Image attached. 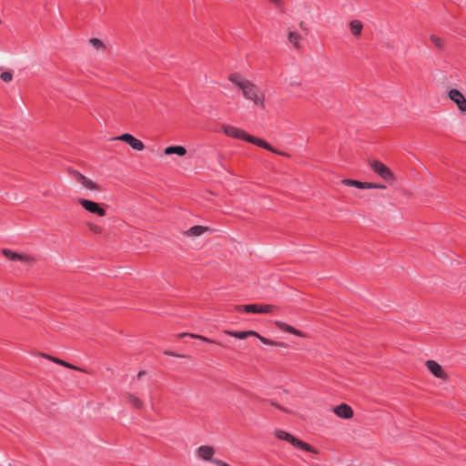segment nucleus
Listing matches in <instances>:
<instances>
[{
    "label": "nucleus",
    "instance_id": "obj_1",
    "mask_svg": "<svg viewBox=\"0 0 466 466\" xmlns=\"http://www.w3.org/2000/svg\"><path fill=\"white\" fill-rule=\"evenodd\" d=\"M228 80L241 91L246 100L252 102L254 106L265 108L266 96L258 86L238 73L230 74Z\"/></svg>",
    "mask_w": 466,
    "mask_h": 466
},
{
    "label": "nucleus",
    "instance_id": "obj_2",
    "mask_svg": "<svg viewBox=\"0 0 466 466\" xmlns=\"http://www.w3.org/2000/svg\"><path fill=\"white\" fill-rule=\"evenodd\" d=\"M221 128H222V131L224 132V134L230 137L238 138V139L248 141L249 143L257 145L258 147H263L268 151H271L273 153H276V154H279L281 156H285V157L289 156L288 153L281 152V151L275 149L265 140L248 134L243 129H240V128H238L236 127L229 126V125H223L221 127Z\"/></svg>",
    "mask_w": 466,
    "mask_h": 466
},
{
    "label": "nucleus",
    "instance_id": "obj_3",
    "mask_svg": "<svg viewBox=\"0 0 466 466\" xmlns=\"http://www.w3.org/2000/svg\"><path fill=\"white\" fill-rule=\"evenodd\" d=\"M274 435L279 440L286 441L296 448L301 449L308 452H312V453H316V454L318 453V451L315 448H313L309 444L297 439L296 437H294L293 435H291L290 433H289L283 430H276L274 431Z\"/></svg>",
    "mask_w": 466,
    "mask_h": 466
},
{
    "label": "nucleus",
    "instance_id": "obj_4",
    "mask_svg": "<svg viewBox=\"0 0 466 466\" xmlns=\"http://www.w3.org/2000/svg\"><path fill=\"white\" fill-rule=\"evenodd\" d=\"M368 164L370 167V168L375 173H377L383 180L387 182H392L395 180V177L391 170L382 162L377 159H369Z\"/></svg>",
    "mask_w": 466,
    "mask_h": 466
},
{
    "label": "nucleus",
    "instance_id": "obj_5",
    "mask_svg": "<svg viewBox=\"0 0 466 466\" xmlns=\"http://www.w3.org/2000/svg\"><path fill=\"white\" fill-rule=\"evenodd\" d=\"M238 311H245L248 313H261V314H269L274 313L278 310V307L272 304H248V305H239L236 307Z\"/></svg>",
    "mask_w": 466,
    "mask_h": 466
},
{
    "label": "nucleus",
    "instance_id": "obj_6",
    "mask_svg": "<svg viewBox=\"0 0 466 466\" xmlns=\"http://www.w3.org/2000/svg\"><path fill=\"white\" fill-rule=\"evenodd\" d=\"M78 203L89 213L98 217L106 216V210L99 203L86 198H79Z\"/></svg>",
    "mask_w": 466,
    "mask_h": 466
},
{
    "label": "nucleus",
    "instance_id": "obj_7",
    "mask_svg": "<svg viewBox=\"0 0 466 466\" xmlns=\"http://www.w3.org/2000/svg\"><path fill=\"white\" fill-rule=\"evenodd\" d=\"M2 253L7 259L12 261H21L25 264H33L35 261V259L30 255L16 253L7 248H4Z\"/></svg>",
    "mask_w": 466,
    "mask_h": 466
},
{
    "label": "nucleus",
    "instance_id": "obj_8",
    "mask_svg": "<svg viewBox=\"0 0 466 466\" xmlns=\"http://www.w3.org/2000/svg\"><path fill=\"white\" fill-rule=\"evenodd\" d=\"M448 97L457 106L458 109L466 112V97L458 89L452 88L448 91Z\"/></svg>",
    "mask_w": 466,
    "mask_h": 466
},
{
    "label": "nucleus",
    "instance_id": "obj_9",
    "mask_svg": "<svg viewBox=\"0 0 466 466\" xmlns=\"http://www.w3.org/2000/svg\"><path fill=\"white\" fill-rule=\"evenodd\" d=\"M111 140H119L128 144L134 150L142 151L145 148L144 143L133 137L131 134H123L118 137H112Z\"/></svg>",
    "mask_w": 466,
    "mask_h": 466
},
{
    "label": "nucleus",
    "instance_id": "obj_10",
    "mask_svg": "<svg viewBox=\"0 0 466 466\" xmlns=\"http://www.w3.org/2000/svg\"><path fill=\"white\" fill-rule=\"evenodd\" d=\"M427 369L431 372L433 376H435L438 379L447 380H448V374L443 370V368L435 360H427L425 363Z\"/></svg>",
    "mask_w": 466,
    "mask_h": 466
},
{
    "label": "nucleus",
    "instance_id": "obj_11",
    "mask_svg": "<svg viewBox=\"0 0 466 466\" xmlns=\"http://www.w3.org/2000/svg\"><path fill=\"white\" fill-rule=\"evenodd\" d=\"M342 184L348 187H356L358 188H380V189H385L386 186L381 184H376V183H370V182H361L358 180L353 179H343Z\"/></svg>",
    "mask_w": 466,
    "mask_h": 466
},
{
    "label": "nucleus",
    "instance_id": "obj_12",
    "mask_svg": "<svg viewBox=\"0 0 466 466\" xmlns=\"http://www.w3.org/2000/svg\"><path fill=\"white\" fill-rule=\"evenodd\" d=\"M333 412L341 419L349 420L354 415L353 410L348 404L342 403L333 408Z\"/></svg>",
    "mask_w": 466,
    "mask_h": 466
},
{
    "label": "nucleus",
    "instance_id": "obj_13",
    "mask_svg": "<svg viewBox=\"0 0 466 466\" xmlns=\"http://www.w3.org/2000/svg\"><path fill=\"white\" fill-rule=\"evenodd\" d=\"M197 455L204 461H210L213 462V455L215 453V450L211 446L202 445L199 446L196 451Z\"/></svg>",
    "mask_w": 466,
    "mask_h": 466
},
{
    "label": "nucleus",
    "instance_id": "obj_14",
    "mask_svg": "<svg viewBox=\"0 0 466 466\" xmlns=\"http://www.w3.org/2000/svg\"><path fill=\"white\" fill-rule=\"evenodd\" d=\"M212 232V229L205 226H193L184 232L186 237H200L206 233Z\"/></svg>",
    "mask_w": 466,
    "mask_h": 466
},
{
    "label": "nucleus",
    "instance_id": "obj_15",
    "mask_svg": "<svg viewBox=\"0 0 466 466\" xmlns=\"http://www.w3.org/2000/svg\"><path fill=\"white\" fill-rule=\"evenodd\" d=\"M275 325L281 330L283 331H286V332H289V333H291V334H294V335H297V336H299V337H304V334L299 331V329L293 328L292 326L285 323V322H282V321H279V320H276L275 321Z\"/></svg>",
    "mask_w": 466,
    "mask_h": 466
},
{
    "label": "nucleus",
    "instance_id": "obj_16",
    "mask_svg": "<svg viewBox=\"0 0 466 466\" xmlns=\"http://www.w3.org/2000/svg\"><path fill=\"white\" fill-rule=\"evenodd\" d=\"M164 153L166 155L176 154L179 157H183L187 154V149L182 146H171L165 148Z\"/></svg>",
    "mask_w": 466,
    "mask_h": 466
},
{
    "label": "nucleus",
    "instance_id": "obj_17",
    "mask_svg": "<svg viewBox=\"0 0 466 466\" xmlns=\"http://www.w3.org/2000/svg\"><path fill=\"white\" fill-rule=\"evenodd\" d=\"M350 33L355 36H360L363 24L360 20H352L349 24Z\"/></svg>",
    "mask_w": 466,
    "mask_h": 466
},
{
    "label": "nucleus",
    "instance_id": "obj_18",
    "mask_svg": "<svg viewBox=\"0 0 466 466\" xmlns=\"http://www.w3.org/2000/svg\"><path fill=\"white\" fill-rule=\"evenodd\" d=\"M249 336L258 338L262 343H264L266 345H271V346H281L282 345L280 343H278L276 341H273L267 338H264V337L260 336L258 332L253 331V330L247 331V337H249Z\"/></svg>",
    "mask_w": 466,
    "mask_h": 466
},
{
    "label": "nucleus",
    "instance_id": "obj_19",
    "mask_svg": "<svg viewBox=\"0 0 466 466\" xmlns=\"http://www.w3.org/2000/svg\"><path fill=\"white\" fill-rule=\"evenodd\" d=\"M301 35L299 33L290 31L288 34L289 42L297 49L300 48Z\"/></svg>",
    "mask_w": 466,
    "mask_h": 466
},
{
    "label": "nucleus",
    "instance_id": "obj_20",
    "mask_svg": "<svg viewBox=\"0 0 466 466\" xmlns=\"http://www.w3.org/2000/svg\"><path fill=\"white\" fill-rule=\"evenodd\" d=\"M127 400L136 409H143L145 407L144 402L134 394H127Z\"/></svg>",
    "mask_w": 466,
    "mask_h": 466
},
{
    "label": "nucleus",
    "instance_id": "obj_21",
    "mask_svg": "<svg viewBox=\"0 0 466 466\" xmlns=\"http://www.w3.org/2000/svg\"><path fill=\"white\" fill-rule=\"evenodd\" d=\"M430 41L439 49H442L444 46V40L436 35H431Z\"/></svg>",
    "mask_w": 466,
    "mask_h": 466
},
{
    "label": "nucleus",
    "instance_id": "obj_22",
    "mask_svg": "<svg viewBox=\"0 0 466 466\" xmlns=\"http://www.w3.org/2000/svg\"><path fill=\"white\" fill-rule=\"evenodd\" d=\"M225 333L229 335V336H231V337L239 339H245L248 338L247 337V331H229V330H226Z\"/></svg>",
    "mask_w": 466,
    "mask_h": 466
},
{
    "label": "nucleus",
    "instance_id": "obj_23",
    "mask_svg": "<svg viewBox=\"0 0 466 466\" xmlns=\"http://www.w3.org/2000/svg\"><path fill=\"white\" fill-rule=\"evenodd\" d=\"M185 336H189L191 338L198 339L200 340L206 341V342H211V340L204 336L192 334V333H180L177 335L178 338H183Z\"/></svg>",
    "mask_w": 466,
    "mask_h": 466
},
{
    "label": "nucleus",
    "instance_id": "obj_24",
    "mask_svg": "<svg viewBox=\"0 0 466 466\" xmlns=\"http://www.w3.org/2000/svg\"><path fill=\"white\" fill-rule=\"evenodd\" d=\"M90 45L95 47L96 49H105V45L103 42L98 38H91L89 40Z\"/></svg>",
    "mask_w": 466,
    "mask_h": 466
},
{
    "label": "nucleus",
    "instance_id": "obj_25",
    "mask_svg": "<svg viewBox=\"0 0 466 466\" xmlns=\"http://www.w3.org/2000/svg\"><path fill=\"white\" fill-rule=\"evenodd\" d=\"M57 364L66 367L68 369H72V370H79V371H85L82 368L74 366V365H72L68 362H66L65 360H60V359L58 360Z\"/></svg>",
    "mask_w": 466,
    "mask_h": 466
},
{
    "label": "nucleus",
    "instance_id": "obj_26",
    "mask_svg": "<svg viewBox=\"0 0 466 466\" xmlns=\"http://www.w3.org/2000/svg\"><path fill=\"white\" fill-rule=\"evenodd\" d=\"M85 188H86L88 190H95V191H100V189H101L100 187L96 183L92 181L91 179L87 182Z\"/></svg>",
    "mask_w": 466,
    "mask_h": 466
},
{
    "label": "nucleus",
    "instance_id": "obj_27",
    "mask_svg": "<svg viewBox=\"0 0 466 466\" xmlns=\"http://www.w3.org/2000/svg\"><path fill=\"white\" fill-rule=\"evenodd\" d=\"M1 79L5 82V83H8V82H11L12 79H13V75L11 72H3L0 76Z\"/></svg>",
    "mask_w": 466,
    "mask_h": 466
},
{
    "label": "nucleus",
    "instance_id": "obj_28",
    "mask_svg": "<svg viewBox=\"0 0 466 466\" xmlns=\"http://www.w3.org/2000/svg\"><path fill=\"white\" fill-rule=\"evenodd\" d=\"M88 228L90 229L91 232H93L95 234H100L102 232V228L99 226L93 224V223L88 224Z\"/></svg>",
    "mask_w": 466,
    "mask_h": 466
},
{
    "label": "nucleus",
    "instance_id": "obj_29",
    "mask_svg": "<svg viewBox=\"0 0 466 466\" xmlns=\"http://www.w3.org/2000/svg\"><path fill=\"white\" fill-rule=\"evenodd\" d=\"M71 173H72L73 177H75V179L77 182H79L80 184H82V181L84 180V178L86 177L84 175H82L81 173H79L78 171H76V170H73Z\"/></svg>",
    "mask_w": 466,
    "mask_h": 466
},
{
    "label": "nucleus",
    "instance_id": "obj_30",
    "mask_svg": "<svg viewBox=\"0 0 466 466\" xmlns=\"http://www.w3.org/2000/svg\"><path fill=\"white\" fill-rule=\"evenodd\" d=\"M71 173H72L73 177H75V179L77 182H79L80 184H82V181L84 180V178L86 177L84 175H82L81 173H79L78 171H76V170H73Z\"/></svg>",
    "mask_w": 466,
    "mask_h": 466
},
{
    "label": "nucleus",
    "instance_id": "obj_31",
    "mask_svg": "<svg viewBox=\"0 0 466 466\" xmlns=\"http://www.w3.org/2000/svg\"><path fill=\"white\" fill-rule=\"evenodd\" d=\"M164 353L168 356H173V357H177V358H186L185 355L177 354V353H175V352H172L169 350H166V351H164Z\"/></svg>",
    "mask_w": 466,
    "mask_h": 466
},
{
    "label": "nucleus",
    "instance_id": "obj_32",
    "mask_svg": "<svg viewBox=\"0 0 466 466\" xmlns=\"http://www.w3.org/2000/svg\"><path fill=\"white\" fill-rule=\"evenodd\" d=\"M42 357H44V358H46V359H47V360H51V361H53V362H55L56 364H57V361L59 360L58 358H56V357H53V356H50V355H47V354H44V353L42 354Z\"/></svg>",
    "mask_w": 466,
    "mask_h": 466
},
{
    "label": "nucleus",
    "instance_id": "obj_33",
    "mask_svg": "<svg viewBox=\"0 0 466 466\" xmlns=\"http://www.w3.org/2000/svg\"><path fill=\"white\" fill-rule=\"evenodd\" d=\"M213 463H215L218 466H229L228 463L217 459L213 461Z\"/></svg>",
    "mask_w": 466,
    "mask_h": 466
},
{
    "label": "nucleus",
    "instance_id": "obj_34",
    "mask_svg": "<svg viewBox=\"0 0 466 466\" xmlns=\"http://www.w3.org/2000/svg\"><path fill=\"white\" fill-rule=\"evenodd\" d=\"M144 375H146V371L145 370H140L137 373V379L140 380Z\"/></svg>",
    "mask_w": 466,
    "mask_h": 466
},
{
    "label": "nucleus",
    "instance_id": "obj_35",
    "mask_svg": "<svg viewBox=\"0 0 466 466\" xmlns=\"http://www.w3.org/2000/svg\"><path fill=\"white\" fill-rule=\"evenodd\" d=\"M89 180H90V178H88V177H86L84 178V180L82 181V184H81V185L85 187L86 186V184H87V182H88Z\"/></svg>",
    "mask_w": 466,
    "mask_h": 466
},
{
    "label": "nucleus",
    "instance_id": "obj_36",
    "mask_svg": "<svg viewBox=\"0 0 466 466\" xmlns=\"http://www.w3.org/2000/svg\"><path fill=\"white\" fill-rule=\"evenodd\" d=\"M272 2H273L274 4H276V5H278L280 4V1H279V0H272Z\"/></svg>",
    "mask_w": 466,
    "mask_h": 466
},
{
    "label": "nucleus",
    "instance_id": "obj_37",
    "mask_svg": "<svg viewBox=\"0 0 466 466\" xmlns=\"http://www.w3.org/2000/svg\"><path fill=\"white\" fill-rule=\"evenodd\" d=\"M272 405H274V406H275V407H277L278 409H280V410H284V409H283V408H281V407H280L279 405H278V404L272 403Z\"/></svg>",
    "mask_w": 466,
    "mask_h": 466
}]
</instances>
